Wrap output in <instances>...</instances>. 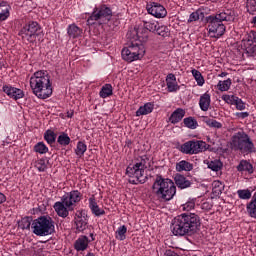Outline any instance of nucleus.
<instances>
[{
    "label": "nucleus",
    "mask_w": 256,
    "mask_h": 256,
    "mask_svg": "<svg viewBox=\"0 0 256 256\" xmlns=\"http://www.w3.org/2000/svg\"><path fill=\"white\" fill-rule=\"evenodd\" d=\"M201 17H205V13L201 9L196 10L195 12H192L189 16L188 23H193V21H199Z\"/></svg>",
    "instance_id": "obj_39"
},
{
    "label": "nucleus",
    "mask_w": 256,
    "mask_h": 256,
    "mask_svg": "<svg viewBox=\"0 0 256 256\" xmlns=\"http://www.w3.org/2000/svg\"><path fill=\"white\" fill-rule=\"evenodd\" d=\"M146 9L149 15L156 17V19H163L167 17V9L159 3L151 2L146 6Z\"/></svg>",
    "instance_id": "obj_14"
},
{
    "label": "nucleus",
    "mask_w": 256,
    "mask_h": 256,
    "mask_svg": "<svg viewBox=\"0 0 256 256\" xmlns=\"http://www.w3.org/2000/svg\"><path fill=\"white\" fill-rule=\"evenodd\" d=\"M192 75L195 81L197 82V85H199V87H203V85H205V78H203V75L199 70L193 69Z\"/></svg>",
    "instance_id": "obj_36"
},
{
    "label": "nucleus",
    "mask_w": 256,
    "mask_h": 256,
    "mask_svg": "<svg viewBox=\"0 0 256 256\" xmlns=\"http://www.w3.org/2000/svg\"><path fill=\"white\" fill-rule=\"evenodd\" d=\"M49 165V160H45L44 158L39 159L35 162V167L40 173H44L47 171V166Z\"/></svg>",
    "instance_id": "obj_35"
},
{
    "label": "nucleus",
    "mask_w": 256,
    "mask_h": 256,
    "mask_svg": "<svg viewBox=\"0 0 256 256\" xmlns=\"http://www.w3.org/2000/svg\"><path fill=\"white\" fill-rule=\"evenodd\" d=\"M183 123L185 127H188V129H197L198 123L197 120L193 117H187L183 120Z\"/></svg>",
    "instance_id": "obj_41"
},
{
    "label": "nucleus",
    "mask_w": 256,
    "mask_h": 256,
    "mask_svg": "<svg viewBox=\"0 0 256 256\" xmlns=\"http://www.w3.org/2000/svg\"><path fill=\"white\" fill-rule=\"evenodd\" d=\"M44 139L49 145H53V143H55V139H57V134L52 130H47L44 134Z\"/></svg>",
    "instance_id": "obj_44"
},
{
    "label": "nucleus",
    "mask_w": 256,
    "mask_h": 256,
    "mask_svg": "<svg viewBox=\"0 0 256 256\" xmlns=\"http://www.w3.org/2000/svg\"><path fill=\"white\" fill-rule=\"evenodd\" d=\"M128 49H130V51L140 59L145 57V45H143V43H132L128 46Z\"/></svg>",
    "instance_id": "obj_20"
},
{
    "label": "nucleus",
    "mask_w": 256,
    "mask_h": 256,
    "mask_svg": "<svg viewBox=\"0 0 256 256\" xmlns=\"http://www.w3.org/2000/svg\"><path fill=\"white\" fill-rule=\"evenodd\" d=\"M30 88L38 99H49L53 95L51 76L45 71H37L30 78Z\"/></svg>",
    "instance_id": "obj_3"
},
{
    "label": "nucleus",
    "mask_w": 256,
    "mask_h": 256,
    "mask_svg": "<svg viewBox=\"0 0 256 256\" xmlns=\"http://www.w3.org/2000/svg\"><path fill=\"white\" fill-rule=\"evenodd\" d=\"M89 247V238L87 236H80L74 243L76 251H85Z\"/></svg>",
    "instance_id": "obj_23"
},
{
    "label": "nucleus",
    "mask_w": 256,
    "mask_h": 256,
    "mask_svg": "<svg viewBox=\"0 0 256 256\" xmlns=\"http://www.w3.org/2000/svg\"><path fill=\"white\" fill-rule=\"evenodd\" d=\"M9 3L7 1L0 0V21H7L9 19Z\"/></svg>",
    "instance_id": "obj_25"
},
{
    "label": "nucleus",
    "mask_w": 256,
    "mask_h": 256,
    "mask_svg": "<svg viewBox=\"0 0 256 256\" xmlns=\"http://www.w3.org/2000/svg\"><path fill=\"white\" fill-rule=\"evenodd\" d=\"M219 77H227V72H222L221 74H219Z\"/></svg>",
    "instance_id": "obj_53"
},
{
    "label": "nucleus",
    "mask_w": 256,
    "mask_h": 256,
    "mask_svg": "<svg viewBox=\"0 0 256 256\" xmlns=\"http://www.w3.org/2000/svg\"><path fill=\"white\" fill-rule=\"evenodd\" d=\"M57 143H59V145H61L62 147H67V145L71 143V138L69 137V135H67V133H62L58 136Z\"/></svg>",
    "instance_id": "obj_38"
},
{
    "label": "nucleus",
    "mask_w": 256,
    "mask_h": 256,
    "mask_svg": "<svg viewBox=\"0 0 256 256\" xmlns=\"http://www.w3.org/2000/svg\"><path fill=\"white\" fill-rule=\"evenodd\" d=\"M5 201H7V196H5V194L0 192V205H3Z\"/></svg>",
    "instance_id": "obj_52"
},
{
    "label": "nucleus",
    "mask_w": 256,
    "mask_h": 256,
    "mask_svg": "<svg viewBox=\"0 0 256 256\" xmlns=\"http://www.w3.org/2000/svg\"><path fill=\"white\" fill-rule=\"evenodd\" d=\"M67 117L69 118L73 117V113H68Z\"/></svg>",
    "instance_id": "obj_56"
},
{
    "label": "nucleus",
    "mask_w": 256,
    "mask_h": 256,
    "mask_svg": "<svg viewBox=\"0 0 256 256\" xmlns=\"http://www.w3.org/2000/svg\"><path fill=\"white\" fill-rule=\"evenodd\" d=\"M152 191L159 201H171L177 195V186L173 180L157 174L152 185Z\"/></svg>",
    "instance_id": "obj_5"
},
{
    "label": "nucleus",
    "mask_w": 256,
    "mask_h": 256,
    "mask_svg": "<svg viewBox=\"0 0 256 256\" xmlns=\"http://www.w3.org/2000/svg\"><path fill=\"white\" fill-rule=\"evenodd\" d=\"M184 117L185 110L183 108H178L171 114L169 121L172 123V125H176V123H179V121H181Z\"/></svg>",
    "instance_id": "obj_26"
},
{
    "label": "nucleus",
    "mask_w": 256,
    "mask_h": 256,
    "mask_svg": "<svg viewBox=\"0 0 256 256\" xmlns=\"http://www.w3.org/2000/svg\"><path fill=\"white\" fill-rule=\"evenodd\" d=\"M236 169L239 173H247L248 175H253L255 171L253 169V164H251V162L248 160H241Z\"/></svg>",
    "instance_id": "obj_19"
},
{
    "label": "nucleus",
    "mask_w": 256,
    "mask_h": 256,
    "mask_svg": "<svg viewBox=\"0 0 256 256\" xmlns=\"http://www.w3.org/2000/svg\"><path fill=\"white\" fill-rule=\"evenodd\" d=\"M199 107L201 111H209V107H211V95L209 93L200 96Z\"/></svg>",
    "instance_id": "obj_21"
},
{
    "label": "nucleus",
    "mask_w": 256,
    "mask_h": 256,
    "mask_svg": "<svg viewBox=\"0 0 256 256\" xmlns=\"http://www.w3.org/2000/svg\"><path fill=\"white\" fill-rule=\"evenodd\" d=\"M153 109H155V105L151 102L140 106L136 111V117H141V115H149V113H153Z\"/></svg>",
    "instance_id": "obj_28"
},
{
    "label": "nucleus",
    "mask_w": 256,
    "mask_h": 256,
    "mask_svg": "<svg viewBox=\"0 0 256 256\" xmlns=\"http://www.w3.org/2000/svg\"><path fill=\"white\" fill-rule=\"evenodd\" d=\"M248 7H250V9H252V11H256V1L255 0H250L248 2Z\"/></svg>",
    "instance_id": "obj_51"
},
{
    "label": "nucleus",
    "mask_w": 256,
    "mask_h": 256,
    "mask_svg": "<svg viewBox=\"0 0 256 256\" xmlns=\"http://www.w3.org/2000/svg\"><path fill=\"white\" fill-rule=\"evenodd\" d=\"M75 218V225H76V230L79 233H82V231H85L87 229V212L85 210H81L76 214Z\"/></svg>",
    "instance_id": "obj_17"
},
{
    "label": "nucleus",
    "mask_w": 256,
    "mask_h": 256,
    "mask_svg": "<svg viewBox=\"0 0 256 256\" xmlns=\"http://www.w3.org/2000/svg\"><path fill=\"white\" fill-rule=\"evenodd\" d=\"M2 91L6 93V95L10 97V99H14L15 101H17L18 99H23L25 97V93L23 92V90L13 87L11 85H4Z\"/></svg>",
    "instance_id": "obj_15"
},
{
    "label": "nucleus",
    "mask_w": 256,
    "mask_h": 256,
    "mask_svg": "<svg viewBox=\"0 0 256 256\" xmlns=\"http://www.w3.org/2000/svg\"><path fill=\"white\" fill-rule=\"evenodd\" d=\"M89 207L95 217H101V215H105V210L99 207L97 201H95V198H89Z\"/></svg>",
    "instance_id": "obj_24"
},
{
    "label": "nucleus",
    "mask_w": 256,
    "mask_h": 256,
    "mask_svg": "<svg viewBox=\"0 0 256 256\" xmlns=\"http://www.w3.org/2000/svg\"><path fill=\"white\" fill-rule=\"evenodd\" d=\"M212 185H213V188H212L213 195H215L216 197H219V195L223 193V189H225V185H223L221 181H214Z\"/></svg>",
    "instance_id": "obj_34"
},
{
    "label": "nucleus",
    "mask_w": 256,
    "mask_h": 256,
    "mask_svg": "<svg viewBox=\"0 0 256 256\" xmlns=\"http://www.w3.org/2000/svg\"><path fill=\"white\" fill-rule=\"evenodd\" d=\"M231 83V78H228L227 80L219 81L217 87L219 91H229L231 88Z\"/></svg>",
    "instance_id": "obj_45"
},
{
    "label": "nucleus",
    "mask_w": 256,
    "mask_h": 256,
    "mask_svg": "<svg viewBox=\"0 0 256 256\" xmlns=\"http://www.w3.org/2000/svg\"><path fill=\"white\" fill-rule=\"evenodd\" d=\"M87 151V145L84 142L79 141L75 149V154L77 157H83Z\"/></svg>",
    "instance_id": "obj_40"
},
{
    "label": "nucleus",
    "mask_w": 256,
    "mask_h": 256,
    "mask_svg": "<svg viewBox=\"0 0 256 256\" xmlns=\"http://www.w3.org/2000/svg\"><path fill=\"white\" fill-rule=\"evenodd\" d=\"M180 151L185 155H197L207 151V143L201 140H190L181 145Z\"/></svg>",
    "instance_id": "obj_11"
},
{
    "label": "nucleus",
    "mask_w": 256,
    "mask_h": 256,
    "mask_svg": "<svg viewBox=\"0 0 256 256\" xmlns=\"http://www.w3.org/2000/svg\"><path fill=\"white\" fill-rule=\"evenodd\" d=\"M205 21L208 24L207 29L209 37L212 39H220L227 31V27L223 22L232 23L235 21V12L229 9L220 10L216 14L207 16Z\"/></svg>",
    "instance_id": "obj_2"
},
{
    "label": "nucleus",
    "mask_w": 256,
    "mask_h": 256,
    "mask_svg": "<svg viewBox=\"0 0 256 256\" xmlns=\"http://www.w3.org/2000/svg\"><path fill=\"white\" fill-rule=\"evenodd\" d=\"M174 181L178 189H187L191 187V181L187 180V178L181 174H177Z\"/></svg>",
    "instance_id": "obj_22"
},
{
    "label": "nucleus",
    "mask_w": 256,
    "mask_h": 256,
    "mask_svg": "<svg viewBox=\"0 0 256 256\" xmlns=\"http://www.w3.org/2000/svg\"><path fill=\"white\" fill-rule=\"evenodd\" d=\"M81 199H83V194H81L79 190H72L65 193V195L61 197V201L55 202L53 209L58 217L66 219V217H69L70 211H75L77 203H80Z\"/></svg>",
    "instance_id": "obj_4"
},
{
    "label": "nucleus",
    "mask_w": 256,
    "mask_h": 256,
    "mask_svg": "<svg viewBox=\"0 0 256 256\" xmlns=\"http://www.w3.org/2000/svg\"><path fill=\"white\" fill-rule=\"evenodd\" d=\"M20 37L24 41H28L29 43H35L37 39H41L43 36V31L41 30V26L37 22H30L26 24L19 32Z\"/></svg>",
    "instance_id": "obj_10"
},
{
    "label": "nucleus",
    "mask_w": 256,
    "mask_h": 256,
    "mask_svg": "<svg viewBox=\"0 0 256 256\" xmlns=\"http://www.w3.org/2000/svg\"><path fill=\"white\" fill-rule=\"evenodd\" d=\"M222 99L225 103H228V105H235L238 111H245V102H243L241 98L235 95H223Z\"/></svg>",
    "instance_id": "obj_16"
},
{
    "label": "nucleus",
    "mask_w": 256,
    "mask_h": 256,
    "mask_svg": "<svg viewBox=\"0 0 256 256\" xmlns=\"http://www.w3.org/2000/svg\"><path fill=\"white\" fill-rule=\"evenodd\" d=\"M99 95L102 99H107V97H111L113 95V86L111 84H105L102 86Z\"/></svg>",
    "instance_id": "obj_32"
},
{
    "label": "nucleus",
    "mask_w": 256,
    "mask_h": 256,
    "mask_svg": "<svg viewBox=\"0 0 256 256\" xmlns=\"http://www.w3.org/2000/svg\"><path fill=\"white\" fill-rule=\"evenodd\" d=\"M237 195L239 199H244V200L251 199V190L249 189L238 190Z\"/></svg>",
    "instance_id": "obj_47"
},
{
    "label": "nucleus",
    "mask_w": 256,
    "mask_h": 256,
    "mask_svg": "<svg viewBox=\"0 0 256 256\" xmlns=\"http://www.w3.org/2000/svg\"><path fill=\"white\" fill-rule=\"evenodd\" d=\"M166 85L169 93H175L181 88L179 85H177V77H175V74L173 73L167 75Z\"/></svg>",
    "instance_id": "obj_18"
},
{
    "label": "nucleus",
    "mask_w": 256,
    "mask_h": 256,
    "mask_svg": "<svg viewBox=\"0 0 256 256\" xmlns=\"http://www.w3.org/2000/svg\"><path fill=\"white\" fill-rule=\"evenodd\" d=\"M252 23H253V25H256V16H255V17H253V19H252Z\"/></svg>",
    "instance_id": "obj_54"
},
{
    "label": "nucleus",
    "mask_w": 256,
    "mask_h": 256,
    "mask_svg": "<svg viewBox=\"0 0 256 256\" xmlns=\"http://www.w3.org/2000/svg\"><path fill=\"white\" fill-rule=\"evenodd\" d=\"M247 212L249 213L250 217H254V219H256V202H250L247 205Z\"/></svg>",
    "instance_id": "obj_48"
},
{
    "label": "nucleus",
    "mask_w": 256,
    "mask_h": 256,
    "mask_svg": "<svg viewBox=\"0 0 256 256\" xmlns=\"http://www.w3.org/2000/svg\"><path fill=\"white\" fill-rule=\"evenodd\" d=\"M121 55L122 59H124V61H127L128 63H133V61H138V59H140L131 51L129 47L123 48Z\"/></svg>",
    "instance_id": "obj_27"
},
{
    "label": "nucleus",
    "mask_w": 256,
    "mask_h": 256,
    "mask_svg": "<svg viewBox=\"0 0 256 256\" xmlns=\"http://www.w3.org/2000/svg\"><path fill=\"white\" fill-rule=\"evenodd\" d=\"M176 171H193V164L187 160H182L176 164Z\"/></svg>",
    "instance_id": "obj_31"
},
{
    "label": "nucleus",
    "mask_w": 256,
    "mask_h": 256,
    "mask_svg": "<svg viewBox=\"0 0 256 256\" xmlns=\"http://www.w3.org/2000/svg\"><path fill=\"white\" fill-rule=\"evenodd\" d=\"M241 47L250 57H256V36L255 33L246 34L241 42Z\"/></svg>",
    "instance_id": "obj_13"
},
{
    "label": "nucleus",
    "mask_w": 256,
    "mask_h": 256,
    "mask_svg": "<svg viewBox=\"0 0 256 256\" xmlns=\"http://www.w3.org/2000/svg\"><path fill=\"white\" fill-rule=\"evenodd\" d=\"M149 158L147 156H141L138 162L133 166H128L126 168V175L130 177L129 183L132 185H143L147 181V176H145V170L147 169V162Z\"/></svg>",
    "instance_id": "obj_7"
},
{
    "label": "nucleus",
    "mask_w": 256,
    "mask_h": 256,
    "mask_svg": "<svg viewBox=\"0 0 256 256\" xmlns=\"http://www.w3.org/2000/svg\"><path fill=\"white\" fill-rule=\"evenodd\" d=\"M67 33L71 39H77V37H81L83 30L77 25L71 24L68 26Z\"/></svg>",
    "instance_id": "obj_30"
},
{
    "label": "nucleus",
    "mask_w": 256,
    "mask_h": 256,
    "mask_svg": "<svg viewBox=\"0 0 256 256\" xmlns=\"http://www.w3.org/2000/svg\"><path fill=\"white\" fill-rule=\"evenodd\" d=\"M204 163H206L208 169H211L215 173L223 169V162L221 160H205Z\"/></svg>",
    "instance_id": "obj_29"
},
{
    "label": "nucleus",
    "mask_w": 256,
    "mask_h": 256,
    "mask_svg": "<svg viewBox=\"0 0 256 256\" xmlns=\"http://www.w3.org/2000/svg\"><path fill=\"white\" fill-rule=\"evenodd\" d=\"M236 117H238V119H247L249 112H237Z\"/></svg>",
    "instance_id": "obj_50"
},
{
    "label": "nucleus",
    "mask_w": 256,
    "mask_h": 256,
    "mask_svg": "<svg viewBox=\"0 0 256 256\" xmlns=\"http://www.w3.org/2000/svg\"><path fill=\"white\" fill-rule=\"evenodd\" d=\"M142 23L144 28L136 30V35L141 43H146V41L149 39V34H147V31L150 33H155V31H157L159 22L155 20H143Z\"/></svg>",
    "instance_id": "obj_12"
},
{
    "label": "nucleus",
    "mask_w": 256,
    "mask_h": 256,
    "mask_svg": "<svg viewBox=\"0 0 256 256\" xmlns=\"http://www.w3.org/2000/svg\"><path fill=\"white\" fill-rule=\"evenodd\" d=\"M182 207L184 211H191V209H195V199L188 200L182 205Z\"/></svg>",
    "instance_id": "obj_49"
},
{
    "label": "nucleus",
    "mask_w": 256,
    "mask_h": 256,
    "mask_svg": "<svg viewBox=\"0 0 256 256\" xmlns=\"http://www.w3.org/2000/svg\"><path fill=\"white\" fill-rule=\"evenodd\" d=\"M203 122L206 123L208 127H212L214 129H221V127H223V124H221V122L215 119H211L207 116L203 117Z\"/></svg>",
    "instance_id": "obj_33"
},
{
    "label": "nucleus",
    "mask_w": 256,
    "mask_h": 256,
    "mask_svg": "<svg viewBox=\"0 0 256 256\" xmlns=\"http://www.w3.org/2000/svg\"><path fill=\"white\" fill-rule=\"evenodd\" d=\"M33 225V218L32 217H24L21 219L19 227L23 230L25 229H31V226Z\"/></svg>",
    "instance_id": "obj_43"
},
{
    "label": "nucleus",
    "mask_w": 256,
    "mask_h": 256,
    "mask_svg": "<svg viewBox=\"0 0 256 256\" xmlns=\"http://www.w3.org/2000/svg\"><path fill=\"white\" fill-rule=\"evenodd\" d=\"M32 231L38 237H47L55 233V221L51 216H40L32 222Z\"/></svg>",
    "instance_id": "obj_8"
},
{
    "label": "nucleus",
    "mask_w": 256,
    "mask_h": 256,
    "mask_svg": "<svg viewBox=\"0 0 256 256\" xmlns=\"http://www.w3.org/2000/svg\"><path fill=\"white\" fill-rule=\"evenodd\" d=\"M230 149L239 151L242 155H251L256 153L255 143L245 131L236 132L230 141Z\"/></svg>",
    "instance_id": "obj_6"
},
{
    "label": "nucleus",
    "mask_w": 256,
    "mask_h": 256,
    "mask_svg": "<svg viewBox=\"0 0 256 256\" xmlns=\"http://www.w3.org/2000/svg\"><path fill=\"white\" fill-rule=\"evenodd\" d=\"M3 65L0 63V69H2Z\"/></svg>",
    "instance_id": "obj_58"
},
{
    "label": "nucleus",
    "mask_w": 256,
    "mask_h": 256,
    "mask_svg": "<svg viewBox=\"0 0 256 256\" xmlns=\"http://www.w3.org/2000/svg\"><path fill=\"white\" fill-rule=\"evenodd\" d=\"M90 237H91L92 241H95L93 233L90 234Z\"/></svg>",
    "instance_id": "obj_55"
},
{
    "label": "nucleus",
    "mask_w": 256,
    "mask_h": 256,
    "mask_svg": "<svg viewBox=\"0 0 256 256\" xmlns=\"http://www.w3.org/2000/svg\"><path fill=\"white\" fill-rule=\"evenodd\" d=\"M126 234H127V226L122 225L118 227L116 231V239H118L119 241H125V239H127Z\"/></svg>",
    "instance_id": "obj_37"
},
{
    "label": "nucleus",
    "mask_w": 256,
    "mask_h": 256,
    "mask_svg": "<svg viewBox=\"0 0 256 256\" xmlns=\"http://www.w3.org/2000/svg\"><path fill=\"white\" fill-rule=\"evenodd\" d=\"M86 256H95V254L89 252Z\"/></svg>",
    "instance_id": "obj_57"
},
{
    "label": "nucleus",
    "mask_w": 256,
    "mask_h": 256,
    "mask_svg": "<svg viewBox=\"0 0 256 256\" xmlns=\"http://www.w3.org/2000/svg\"><path fill=\"white\" fill-rule=\"evenodd\" d=\"M201 219L195 213H183L172 220L171 232L176 237H191L199 231Z\"/></svg>",
    "instance_id": "obj_1"
},
{
    "label": "nucleus",
    "mask_w": 256,
    "mask_h": 256,
    "mask_svg": "<svg viewBox=\"0 0 256 256\" xmlns=\"http://www.w3.org/2000/svg\"><path fill=\"white\" fill-rule=\"evenodd\" d=\"M154 33L160 35L161 37H167V35H169V28H167L165 25H159L158 23Z\"/></svg>",
    "instance_id": "obj_46"
},
{
    "label": "nucleus",
    "mask_w": 256,
    "mask_h": 256,
    "mask_svg": "<svg viewBox=\"0 0 256 256\" xmlns=\"http://www.w3.org/2000/svg\"><path fill=\"white\" fill-rule=\"evenodd\" d=\"M34 151L36 153H39L40 155H45V153L49 152V148L47 147V145H45V143L43 142H38L35 146H34Z\"/></svg>",
    "instance_id": "obj_42"
},
{
    "label": "nucleus",
    "mask_w": 256,
    "mask_h": 256,
    "mask_svg": "<svg viewBox=\"0 0 256 256\" xmlns=\"http://www.w3.org/2000/svg\"><path fill=\"white\" fill-rule=\"evenodd\" d=\"M112 17L113 11L111 8L107 7V5H101L100 7H95L93 9V12L87 19V23L88 25H95V23L103 25L104 23L111 21Z\"/></svg>",
    "instance_id": "obj_9"
}]
</instances>
